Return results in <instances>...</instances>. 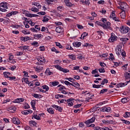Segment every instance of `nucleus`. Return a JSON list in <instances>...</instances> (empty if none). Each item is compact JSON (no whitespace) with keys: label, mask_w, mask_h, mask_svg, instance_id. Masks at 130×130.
Listing matches in <instances>:
<instances>
[{"label":"nucleus","mask_w":130,"mask_h":130,"mask_svg":"<svg viewBox=\"0 0 130 130\" xmlns=\"http://www.w3.org/2000/svg\"><path fill=\"white\" fill-rule=\"evenodd\" d=\"M22 33H23V34H25V35H27L30 34V31H26L25 30H22Z\"/></svg>","instance_id":"nucleus-55"},{"label":"nucleus","mask_w":130,"mask_h":130,"mask_svg":"<svg viewBox=\"0 0 130 130\" xmlns=\"http://www.w3.org/2000/svg\"><path fill=\"white\" fill-rule=\"evenodd\" d=\"M65 85H67V86H72V83L68 81H63Z\"/></svg>","instance_id":"nucleus-52"},{"label":"nucleus","mask_w":130,"mask_h":130,"mask_svg":"<svg viewBox=\"0 0 130 130\" xmlns=\"http://www.w3.org/2000/svg\"><path fill=\"white\" fill-rule=\"evenodd\" d=\"M29 125H30V126H32V125H33V126H35L37 124V123H36V122H35V121L31 120L29 121Z\"/></svg>","instance_id":"nucleus-24"},{"label":"nucleus","mask_w":130,"mask_h":130,"mask_svg":"<svg viewBox=\"0 0 130 130\" xmlns=\"http://www.w3.org/2000/svg\"><path fill=\"white\" fill-rule=\"evenodd\" d=\"M112 20L115 21V22H120V19H119V18L118 17L115 16L114 17H113Z\"/></svg>","instance_id":"nucleus-33"},{"label":"nucleus","mask_w":130,"mask_h":130,"mask_svg":"<svg viewBox=\"0 0 130 130\" xmlns=\"http://www.w3.org/2000/svg\"><path fill=\"white\" fill-rule=\"evenodd\" d=\"M4 75L5 78H10V75H11V73H10V72H4Z\"/></svg>","instance_id":"nucleus-28"},{"label":"nucleus","mask_w":130,"mask_h":130,"mask_svg":"<svg viewBox=\"0 0 130 130\" xmlns=\"http://www.w3.org/2000/svg\"><path fill=\"white\" fill-rule=\"evenodd\" d=\"M8 111H10L12 113H14L17 110V108L14 106H12L8 109Z\"/></svg>","instance_id":"nucleus-10"},{"label":"nucleus","mask_w":130,"mask_h":130,"mask_svg":"<svg viewBox=\"0 0 130 130\" xmlns=\"http://www.w3.org/2000/svg\"><path fill=\"white\" fill-rule=\"evenodd\" d=\"M12 122L14 124H20L21 123V121L18 118H13L12 119Z\"/></svg>","instance_id":"nucleus-11"},{"label":"nucleus","mask_w":130,"mask_h":130,"mask_svg":"<svg viewBox=\"0 0 130 130\" xmlns=\"http://www.w3.org/2000/svg\"><path fill=\"white\" fill-rule=\"evenodd\" d=\"M126 3H121L120 4V7H118V9L122 10V12H125V9L126 8Z\"/></svg>","instance_id":"nucleus-6"},{"label":"nucleus","mask_w":130,"mask_h":130,"mask_svg":"<svg viewBox=\"0 0 130 130\" xmlns=\"http://www.w3.org/2000/svg\"><path fill=\"white\" fill-rule=\"evenodd\" d=\"M25 130H33V129L31 128V127H29L28 126H26L24 127Z\"/></svg>","instance_id":"nucleus-63"},{"label":"nucleus","mask_w":130,"mask_h":130,"mask_svg":"<svg viewBox=\"0 0 130 130\" xmlns=\"http://www.w3.org/2000/svg\"><path fill=\"white\" fill-rule=\"evenodd\" d=\"M23 73L24 74V77H29V76H28V72H27L23 71Z\"/></svg>","instance_id":"nucleus-62"},{"label":"nucleus","mask_w":130,"mask_h":130,"mask_svg":"<svg viewBox=\"0 0 130 130\" xmlns=\"http://www.w3.org/2000/svg\"><path fill=\"white\" fill-rule=\"evenodd\" d=\"M8 9V3L7 2H2L0 4V11L1 12H7Z\"/></svg>","instance_id":"nucleus-1"},{"label":"nucleus","mask_w":130,"mask_h":130,"mask_svg":"<svg viewBox=\"0 0 130 130\" xmlns=\"http://www.w3.org/2000/svg\"><path fill=\"white\" fill-rule=\"evenodd\" d=\"M117 40V36H115L114 34L112 33L110 39H109V42H114V41H116Z\"/></svg>","instance_id":"nucleus-5"},{"label":"nucleus","mask_w":130,"mask_h":130,"mask_svg":"<svg viewBox=\"0 0 130 130\" xmlns=\"http://www.w3.org/2000/svg\"><path fill=\"white\" fill-rule=\"evenodd\" d=\"M101 111H102L103 112H109L110 111H111V108L109 107H103L101 108Z\"/></svg>","instance_id":"nucleus-7"},{"label":"nucleus","mask_w":130,"mask_h":130,"mask_svg":"<svg viewBox=\"0 0 130 130\" xmlns=\"http://www.w3.org/2000/svg\"><path fill=\"white\" fill-rule=\"evenodd\" d=\"M45 74H47V75H48V76H50V75H52L53 73L52 72L50 71L49 68H48L45 71Z\"/></svg>","instance_id":"nucleus-26"},{"label":"nucleus","mask_w":130,"mask_h":130,"mask_svg":"<svg viewBox=\"0 0 130 130\" xmlns=\"http://www.w3.org/2000/svg\"><path fill=\"white\" fill-rule=\"evenodd\" d=\"M71 86H73L74 87H75V88H80V84H79L78 82H72L71 83Z\"/></svg>","instance_id":"nucleus-20"},{"label":"nucleus","mask_w":130,"mask_h":130,"mask_svg":"<svg viewBox=\"0 0 130 130\" xmlns=\"http://www.w3.org/2000/svg\"><path fill=\"white\" fill-rule=\"evenodd\" d=\"M120 16L122 19H124L125 18V11H122L120 13Z\"/></svg>","instance_id":"nucleus-35"},{"label":"nucleus","mask_w":130,"mask_h":130,"mask_svg":"<svg viewBox=\"0 0 130 130\" xmlns=\"http://www.w3.org/2000/svg\"><path fill=\"white\" fill-rule=\"evenodd\" d=\"M47 111L50 113V114H54V110L52 108H48Z\"/></svg>","instance_id":"nucleus-23"},{"label":"nucleus","mask_w":130,"mask_h":130,"mask_svg":"<svg viewBox=\"0 0 130 130\" xmlns=\"http://www.w3.org/2000/svg\"><path fill=\"white\" fill-rule=\"evenodd\" d=\"M121 121H122L123 123H125V124H130V122L127 120L122 119Z\"/></svg>","instance_id":"nucleus-44"},{"label":"nucleus","mask_w":130,"mask_h":130,"mask_svg":"<svg viewBox=\"0 0 130 130\" xmlns=\"http://www.w3.org/2000/svg\"><path fill=\"white\" fill-rule=\"evenodd\" d=\"M22 114H24L25 115H27L28 114V110H25L22 112Z\"/></svg>","instance_id":"nucleus-61"},{"label":"nucleus","mask_w":130,"mask_h":130,"mask_svg":"<svg viewBox=\"0 0 130 130\" xmlns=\"http://www.w3.org/2000/svg\"><path fill=\"white\" fill-rule=\"evenodd\" d=\"M55 68L57 69V70H59V71H61V72H63V73H69V72H70V70L68 69H64L59 65H56Z\"/></svg>","instance_id":"nucleus-3"},{"label":"nucleus","mask_w":130,"mask_h":130,"mask_svg":"<svg viewBox=\"0 0 130 130\" xmlns=\"http://www.w3.org/2000/svg\"><path fill=\"white\" fill-rule=\"evenodd\" d=\"M42 87H43V89H44V90H46V92H47V91L49 90V87L47 85H43Z\"/></svg>","instance_id":"nucleus-41"},{"label":"nucleus","mask_w":130,"mask_h":130,"mask_svg":"<svg viewBox=\"0 0 130 130\" xmlns=\"http://www.w3.org/2000/svg\"><path fill=\"white\" fill-rule=\"evenodd\" d=\"M33 118H35V119H37V120H40V116H37V115H34L32 117V119H33Z\"/></svg>","instance_id":"nucleus-38"},{"label":"nucleus","mask_w":130,"mask_h":130,"mask_svg":"<svg viewBox=\"0 0 130 130\" xmlns=\"http://www.w3.org/2000/svg\"><path fill=\"white\" fill-rule=\"evenodd\" d=\"M33 96L35 98H38L39 99H40V98H42V95H41V94H38L37 93H35Z\"/></svg>","instance_id":"nucleus-29"},{"label":"nucleus","mask_w":130,"mask_h":130,"mask_svg":"<svg viewBox=\"0 0 130 130\" xmlns=\"http://www.w3.org/2000/svg\"><path fill=\"white\" fill-rule=\"evenodd\" d=\"M65 102H67V100L63 99L58 101V103H65Z\"/></svg>","instance_id":"nucleus-57"},{"label":"nucleus","mask_w":130,"mask_h":130,"mask_svg":"<svg viewBox=\"0 0 130 130\" xmlns=\"http://www.w3.org/2000/svg\"><path fill=\"white\" fill-rule=\"evenodd\" d=\"M24 99L23 98L17 99L14 101V103H20V102H24Z\"/></svg>","instance_id":"nucleus-17"},{"label":"nucleus","mask_w":130,"mask_h":130,"mask_svg":"<svg viewBox=\"0 0 130 130\" xmlns=\"http://www.w3.org/2000/svg\"><path fill=\"white\" fill-rule=\"evenodd\" d=\"M56 99H59V98H63V95L56 94L55 95Z\"/></svg>","instance_id":"nucleus-40"},{"label":"nucleus","mask_w":130,"mask_h":130,"mask_svg":"<svg viewBox=\"0 0 130 130\" xmlns=\"http://www.w3.org/2000/svg\"><path fill=\"white\" fill-rule=\"evenodd\" d=\"M33 6H36L38 9H41V5L37 2L32 3Z\"/></svg>","instance_id":"nucleus-22"},{"label":"nucleus","mask_w":130,"mask_h":130,"mask_svg":"<svg viewBox=\"0 0 130 130\" xmlns=\"http://www.w3.org/2000/svg\"><path fill=\"white\" fill-rule=\"evenodd\" d=\"M49 18L48 16H44V19L42 20L43 22H48V21H49V18Z\"/></svg>","instance_id":"nucleus-34"},{"label":"nucleus","mask_w":130,"mask_h":130,"mask_svg":"<svg viewBox=\"0 0 130 130\" xmlns=\"http://www.w3.org/2000/svg\"><path fill=\"white\" fill-rule=\"evenodd\" d=\"M129 31V27L127 26H121V32L123 34H126Z\"/></svg>","instance_id":"nucleus-4"},{"label":"nucleus","mask_w":130,"mask_h":130,"mask_svg":"<svg viewBox=\"0 0 130 130\" xmlns=\"http://www.w3.org/2000/svg\"><path fill=\"white\" fill-rule=\"evenodd\" d=\"M52 107H53V108H55L56 110H58L60 112H61V111H62V108L59 106H56L55 105H52Z\"/></svg>","instance_id":"nucleus-13"},{"label":"nucleus","mask_w":130,"mask_h":130,"mask_svg":"<svg viewBox=\"0 0 130 130\" xmlns=\"http://www.w3.org/2000/svg\"><path fill=\"white\" fill-rule=\"evenodd\" d=\"M40 62H45V58L44 57H41L40 58Z\"/></svg>","instance_id":"nucleus-53"},{"label":"nucleus","mask_w":130,"mask_h":130,"mask_svg":"<svg viewBox=\"0 0 130 130\" xmlns=\"http://www.w3.org/2000/svg\"><path fill=\"white\" fill-rule=\"evenodd\" d=\"M64 3L67 7H73V4L70 2V0H64Z\"/></svg>","instance_id":"nucleus-16"},{"label":"nucleus","mask_w":130,"mask_h":130,"mask_svg":"<svg viewBox=\"0 0 130 130\" xmlns=\"http://www.w3.org/2000/svg\"><path fill=\"white\" fill-rule=\"evenodd\" d=\"M73 45L74 46V47H80V46L82 45V43L80 42H76L75 43H73Z\"/></svg>","instance_id":"nucleus-19"},{"label":"nucleus","mask_w":130,"mask_h":130,"mask_svg":"<svg viewBox=\"0 0 130 130\" xmlns=\"http://www.w3.org/2000/svg\"><path fill=\"white\" fill-rule=\"evenodd\" d=\"M88 36V33L84 32L81 35V37L80 38H83V39H85V37Z\"/></svg>","instance_id":"nucleus-37"},{"label":"nucleus","mask_w":130,"mask_h":130,"mask_svg":"<svg viewBox=\"0 0 130 130\" xmlns=\"http://www.w3.org/2000/svg\"><path fill=\"white\" fill-rule=\"evenodd\" d=\"M103 123H105V124H116L117 122L113 120H103Z\"/></svg>","instance_id":"nucleus-8"},{"label":"nucleus","mask_w":130,"mask_h":130,"mask_svg":"<svg viewBox=\"0 0 130 130\" xmlns=\"http://www.w3.org/2000/svg\"><path fill=\"white\" fill-rule=\"evenodd\" d=\"M99 71L100 73H105V69L102 68L99 69Z\"/></svg>","instance_id":"nucleus-56"},{"label":"nucleus","mask_w":130,"mask_h":130,"mask_svg":"<svg viewBox=\"0 0 130 130\" xmlns=\"http://www.w3.org/2000/svg\"><path fill=\"white\" fill-rule=\"evenodd\" d=\"M114 17H116V15H115V12L113 11V12H112V14H111L110 15V18L111 19H112Z\"/></svg>","instance_id":"nucleus-45"},{"label":"nucleus","mask_w":130,"mask_h":130,"mask_svg":"<svg viewBox=\"0 0 130 130\" xmlns=\"http://www.w3.org/2000/svg\"><path fill=\"white\" fill-rule=\"evenodd\" d=\"M55 44L57 46H58V47H59V48H62V45H61L60 44V43L57 42H55Z\"/></svg>","instance_id":"nucleus-49"},{"label":"nucleus","mask_w":130,"mask_h":130,"mask_svg":"<svg viewBox=\"0 0 130 130\" xmlns=\"http://www.w3.org/2000/svg\"><path fill=\"white\" fill-rule=\"evenodd\" d=\"M127 85V83L125 84V83H121L118 84L117 85V86L119 88V87H124V86H126Z\"/></svg>","instance_id":"nucleus-27"},{"label":"nucleus","mask_w":130,"mask_h":130,"mask_svg":"<svg viewBox=\"0 0 130 130\" xmlns=\"http://www.w3.org/2000/svg\"><path fill=\"white\" fill-rule=\"evenodd\" d=\"M115 51L118 56L120 55V53H121V47H120V46H117L116 48Z\"/></svg>","instance_id":"nucleus-9"},{"label":"nucleus","mask_w":130,"mask_h":130,"mask_svg":"<svg viewBox=\"0 0 130 130\" xmlns=\"http://www.w3.org/2000/svg\"><path fill=\"white\" fill-rule=\"evenodd\" d=\"M57 33H62L63 32V29L60 26L57 27L55 29Z\"/></svg>","instance_id":"nucleus-14"},{"label":"nucleus","mask_w":130,"mask_h":130,"mask_svg":"<svg viewBox=\"0 0 130 130\" xmlns=\"http://www.w3.org/2000/svg\"><path fill=\"white\" fill-rule=\"evenodd\" d=\"M82 106V104H77L74 106V108H79V107H81Z\"/></svg>","instance_id":"nucleus-58"},{"label":"nucleus","mask_w":130,"mask_h":130,"mask_svg":"<svg viewBox=\"0 0 130 130\" xmlns=\"http://www.w3.org/2000/svg\"><path fill=\"white\" fill-rule=\"evenodd\" d=\"M66 49H68L69 50H73L74 49H73V48L72 47V46L68 45L67 46H66Z\"/></svg>","instance_id":"nucleus-47"},{"label":"nucleus","mask_w":130,"mask_h":130,"mask_svg":"<svg viewBox=\"0 0 130 130\" xmlns=\"http://www.w3.org/2000/svg\"><path fill=\"white\" fill-rule=\"evenodd\" d=\"M95 119H96L95 117H92L90 119L87 120L85 123H86V124H89V123H93V122L95 121Z\"/></svg>","instance_id":"nucleus-12"},{"label":"nucleus","mask_w":130,"mask_h":130,"mask_svg":"<svg viewBox=\"0 0 130 130\" xmlns=\"http://www.w3.org/2000/svg\"><path fill=\"white\" fill-rule=\"evenodd\" d=\"M73 100H75V99H69L67 100V102H68V105L69 106H73V105H74V104L73 103V102H72Z\"/></svg>","instance_id":"nucleus-18"},{"label":"nucleus","mask_w":130,"mask_h":130,"mask_svg":"<svg viewBox=\"0 0 130 130\" xmlns=\"http://www.w3.org/2000/svg\"><path fill=\"white\" fill-rule=\"evenodd\" d=\"M35 29H37V30H38V31H40L41 30L40 26H39V25H36L35 26Z\"/></svg>","instance_id":"nucleus-59"},{"label":"nucleus","mask_w":130,"mask_h":130,"mask_svg":"<svg viewBox=\"0 0 130 130\" xmlns=\"http://www.w3.org/2000/svg\"><path fill=\"white\" fill-rule=\"evenodd\" d=\"M30 104L34 110L36 109V108H35V105H36V102L35 101H32L30 103Z\"/></svg>","instance_id":"nucleus-25"},{"label":"nucleus","mask_w":130,"mask_h":130,"mask_svg":"<svg viewBox=\"0 0 130 130\" xmlns=\"http://www.w3.org/2000/svg\"><path fill=\"white\" fill-rule=\"evenodd\" d=\"M32 46H38V42L36 41H34L32 43H31Z\"/></svg>","instance_id":"nucleus-54"},{"label":"nucleus","mask_w":130,"mask_h":130,"mask_svg":"<svg viewBox=\"0 0 130 130\" xmlns=\"http://www.w3.org/2000/svg\"><path fill=\"white\" fill-rule=\"evenodd\" d=\"M22 81V82H25L26 84H29V79L28 78H23Z\"/></svg>","instance_id":"nucleus-30"},{"label":"nucleus","mask_w":130,"mask_h":130,"mask_svg":"<svg viewBox=\"0 0 130 130\" xmlns=\"http://www.w3.org/2000/svg\"><path fill=\"white\" fill-rule=\"evenodd\" d=\"M124 75L126 79H130V72H126Z\"/></svg>","instance_id":"nucleus-36"},{"label":"nucleus","mask_w":130,"mask_h":130,"mask_svg":"<svg viewBox=\"0 0 130 130\" xmlns=\"http://www.w3.org/2000/svg\"><path fill=\"white\" fill-rule=\"evenodd\" d=\"M69 56V58H71V59H72V60H76V55L72 54V55H70Z\"/></svg>","instance_id":"nucleus-39"},{"label":"nucleus","mask_w":130,"mask_h":130,"mask_svg":"<svg viewBox=\"0 0 130 130\" xmlns=\"http://www.w3.org/2000/svg\"><path fill=\"white\" fill-rule=\"evenodd\" d=\"M31 12H35V13H38V12H39V9H37V8L32 7L31 8Z\"/></svg>","instance_id":"nucleus-32"},{"label":"nucleus","mask_w":130,"mask_h":130,"mask_svg":"<svg viewBox=\"0 0 130 130\" xmlns=\"http://www.w3.org/2000/svg\"><path fill=\"white\" fill-rule=\"evenodd\" d=\"M122 103H126L127 102V99L126 98H124L121 100Z\"/></svg>","instance_id":"nucleus-50"},{"label":"nucleus","mask_w":130,"mask_h":130,"mask_svg":"<svg viewBox=\"0 0 130 130\" xmlns=\"http://www.w3.org/2000/svg\"><path fill=\"white\" fill-rule=\"evenodd\" d=\"M91 74H98V71H97V69H96L91 72Z\"/></svg>","instance_id":"nucleus-64"},{"label":"nucleus","mask_w":130,"mask_h":130,"mask_svg":"<svg viewBox=\"0 0 130 130\" xmlns=\"http://www.w3.org/2000/svg\"><path fill=\"white\" fill-rule=\"evenodd\" d=\"M41 36H42V35L41 34L35 35L34 39H40V38H41Z\"/></svg>","instance_id":"nucleus-31"},{"label":"nucleus","mask_w":130,"mask_h":130,"mask_svg":"<svg viewBox=\"0 0 130 130\" xmlns=\"http://www.w3.org/2000/svg\"><path fill=\"white\" fill-rule=\"evenodd\" d=\"M130 116V112H125V115L124 116V117H125L126 118H127V117H129Z\"/></svg>","instance_id":"nucleus-51"},{"label":"nucleus","mask_w":130,"mask_h":130,"mask_svg":"<svg viewBox=\"0 0 130 130\" xmlns=\"http://www.w3.org/2000/svg\"><path fill=\"white\" fill-rule=\"evenodd\" d=\"M66 80H68V81H69V82H74V81H75V79L74 78H66Z\"/></svg>","instance_id":"nucleus-60"},{"label":"nucleus","mask_w":130,"mask_h":130,"mask_svg":"<svg viewBox=\"0 0 130 130\" xmlns=\"http://www.w3.org/2000/svg\"><path fill=\"white\" fill-rule=\"evenodd\" d=\"M108 91V89L107 88L102 89L101 90V92H100V94H104V93H106Z\"/></svg>","instance_id":"nucleus-42"},{"label":"nucleus","mask_w":130,"mask_h":130,"mask_svg":"<svg viewBox=\"0 0 130 130\" xmlns=\"http://www.w3.org/2000/svg\"><path fill=\"white\" fill-rule=\"evenodd\" d=\"M111 23L110 22H107V24H102V27L104 29H106L107 30H112V27H111Z\"/></svg>","instance_id":"nucleus-2"},{"label":"nucleus","mask_w":130,"mask_h":130,"mask_svg":"<svg viewBox=\"0 0 130 130\" xmlns=\"http://www.w3.org/2000/svg\"><path fill=\"white\" fill-rule=\"evenodd\" d=\"M107 83H108V80L104 79L102 82L101 85H105V84H107Z\"/></svg>","instance_id":"nucleus-43"},{"label":"nucleus","mask_w":130,"mask_h":130,"mask_svg":"<svg viewBox=\"0 0 130 130\" xmlns=\"http://www.w3.org/2000/svg\"><path fill=\"white\" fill-rule=\"evenodd\" d=\"M98 108H99L98 105H97L90 109V112H94V111H96V110H97Z\"/></svg>","instance_id":"nucleus-21"},{"label":"nucleus","mask_w":130,"mask_h":130,"mask_svg":"<svg viewBox=\"0 0 130 130\" xmlns=\"http://www.w3.org/2000/svg\"><path fill=\"white\" fill-rule=\"evenodd\" d=\"M51 51L55 52V53H59V51H57L55 48L53 47L51 48Z\"/></svg>","instance_id":"nucleus-46"},{"label":"nucleus","mask_w":130,"mask_h":130,"mask_svg":"<svg viewBox=\"0 0 130 130\" xmlns=\"http://www.w3.org/2000/svg\"><path fill=\"white\" fill-rule=\"evenodd\" d=\"M37 14H38V15H41V16H44V15L46 14V12L41 11V12H39Z\"/></svg>","instance_id":"nucleus-48"},{"label":"nucleus","mask_w":130,"mask_h":130,"mask_svg":"<svg viewBox=\"0 0 130 130\" xmlns=\"http://www.w3.org/2000/svg\"><path fill=\"white\" fill-rule=\"evenodd\" d=\"M58 84H59V82H58V81H57L50 82V85L51 86V87H52V86L53 87H55V86H57Z\"/></svg>","instance_id":"nucleus-15"}]
</instances>
